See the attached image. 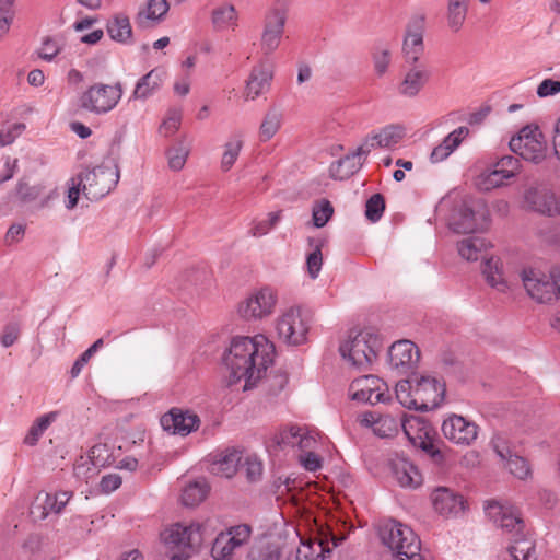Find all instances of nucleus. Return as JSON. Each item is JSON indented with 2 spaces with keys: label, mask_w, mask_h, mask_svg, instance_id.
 <instances>
[{
  "label": "nucleus",
  "mask_w": 560,
  "mask_h": 560,
  "mask_svg": "<svg viewBox=\"0 0 560 560\" xmlns=\"http://www.w3.org/2000/svg\"><path fill=\"white\" fill-rule=\"evenodd\" d=\"M209 487L206 481L189 483L183 491L182 502L185 506H196L208 495Z\"/></svg>",
  "instance_id": "41"
},
{
  "label": "nucleus",
  "mask_w": 560,
  "mask_h": 560,
  "mask_svg": "<svg viewBox=\"0 0 560 560\" xmlns=\"http://www.w3.org/2000/svg\"><path fill=\"white\" fill-rule=\"evenodd\" d=\"M509 179H511V177H505V174L494 166L492 171L481 174L478 185L485 190H490L502 186L504 182Z\"/></svg>",
  "instance_id": "49"
},
{
  "label": "nucleus",
  "mask_w": 560,
  "mask_h": 560,
  "mask_svg": "<svg viewBox=\"0 0 560 560\" xmlns=\"http://www.w3.org/2000/svg\"><path fill=\"white\" fill-rule=\"evenodd\" d=\"M245 476L248 481H258L262 474V464L257 458L247 457L244 465Z\"/></svg>",
  "instance_id": "55"
},
{
  "label": "nucleus",
  "mask_w": 560,
  "mask_h": 560,
  "mask_svg": "<svg viewBox=\"0 0 560 560\" xmlns=\"http://www.w3.org/2000/svg\"><path fill=\"white\" fill-rule=\"evenodd\" d=\"M275 345L264 335L254 338L236 336L223 357L229 370L228 386H233L244 380L243 390L256 387L266 375L269 365L273 363Z\"/></svg>",
  "instance_id": "1"
},
{
  "label": "nucleus",
  "mask_w": 560,
  "mask_h": 560,
  "mask_svg": "<svg viewBox=\"0 0 560 560\" xmlns=\"http://www.w3.org/2000/svg\"><path fill=\"white\" fill-rule=\"evenodd\" d=\"M485 510L497 526L514 537L503 560H537L535 542L524 534V521L515 509L489 502Z\"/></svg>",
  "instance_id": "2"
},
{
  "label": "nucleus",
  "mask_w": 560,
  "mask_h": 560,
  "mask_svg": "<svg viewBox=\"0 0 560 560\" xmlns=\"http://www.w3.org/2000/svg\"><path fill=\"white\" fill-rule=\"evenodd\" d=\"M71 495L72 492L69 491H59L54 494L47 493L43 508L46 513H60L70 500Z\"/></svg>",
  "instance_id": "48"
},
{
  "label": "nucleus",
  "mask_w": 560,
  "mask_h": 560,
  "mask_svg": "<svg viewBox=\"0 0 560 560\" xmlns=\"http://www.w3.org/2000/svg\"><path fill=\"white\" fill-rule=\"evenodd\" d=\"M489 211L482 200L464 201L454 211L450 226L456 233H475L488 226Z\"/></svg>",
  "instance_id": "9"
},
{
  "label": "nucleus",
  "mask_w": 560,
  "mask_h": 560,
  "mask_svg": "<svg viewBox=\"0 0 560 560\" xmlns=\"http://www.w3.org/2000/svg\"><path fill=\"white\" fill-rule=\"evenodd\" d=\"M79 186L83 195L91 201L98 200L108 195L119 180L117 165L102 164L86 170L78 175Z\"/></svg>",
  "instance_id": "6"
},
{
  "label": "nucleus",
  "mask_w": 560,
  "mask_h": 560,
  "mask_svg": "<svg viewBox=\"0 0 560 560\" xmlns=\"http://www.w3.org/2000/svg\"><path fill=\"white\" fill-rule=\"evenodd\" d=\"M423 18L415 19L406 30L402 44V54L405 61L415 66L423 55Z\"/></svg>",
  "instance_id": "22"
},
{
  "label": "nucleus",
  "mask_w": 560,
  "mask_h": 560,
  "mask_svg": "<svg viewBox=\"0 0 560 560\" xmlns=\"http://www.w3.org/2000/svg\"><path fill=\"white\" fill-rule=\"evenodd\" d=\"M470 0H447L446 20L453 32H458L465 23Z\"/></svg>",
  "instance_id": "36"
},
{
  "label": "nucleus",
  "mask_w": 560,
  "mask_h": 560,
  "mask_svg": "<svg viewBox=\"0 0 560 560\" xmlns=\"http://www.w3.org/2000/svg\"><path fill=\"white\" fill-rule=\"evenodd\" d=\"M524 200L529 209L540 214L548 217L560 214V200L549 189L529 188L525 192Z\"/></svg>",
  "instance_id": "20"
},
{
  "label": "nucleus",
  "mask_w": 560,
  "mask_h": 560,
  "mask_svg": "<svg viewBox=\"0 0 560 560\" xmlns=\"http://www.w3.org/2000/svg\"><path fill=\"white\" fill-rule=\"evenodd\" d=\"M163 72L152 69L137 82L131 98L145 100L160 89Z\"/></svg>",
  "instance_id": "34"
},
{
  "label": "nucleus",
  "mask_w": 560,
  "mask_h": 560,
  "mask_svg": "<svg viewBox=\"0 0 560 560\" xmlns=\"http://www.w3.org/2000/svg\"><path fill=\"white\" fill-rule=\"evenodd\" d=\"M180 125V112L177 109H173L168 113V117L163 121L161 125V132H164V135L171 136L173 135Z\"/></svg>",
  "instance_id": "57"
},
{
  "label": "nucleus",
  "mask_w": 560,
  "mask_h": 560,
  "mask_svg": "<svg viewBox=\"0 0 560 560\" xmlns=\"http://www.w3.org/2000/svg\"><path fill=\"white\" fill-rule=\"evenodd\" d=\"M250 533L252 529L246 524L221 532L212 544L211 556L214 560H230L234 551L248 541Z\"/></svg>",
  "instance_id": "13"
},
{
  "label": "nucleus",
  "mask_w": 560,
  "mask_h": 560,
  "mask_svg": "<svg viewBox=\"0 0 560 560\" xmlns=\"http://www.w3.org/2000/svg\"><path fill=\"white\" fill-rule=\"evenodd\" d=\"M242 147L243 142L238 137H235L225 143L221 160V168L224 172H228L234 165L240 155Z\"/></svg>",
  "instance_id": "45"
},
{
  "label": "nucleus",
  "mask_w": 560,
  "mask_h": 560,
  "mask_svg": "<svg viewBox=\"0 0 560 560\" xmlns=\"http://www.w3.org/2000/svg\"><path fill=\"white\" fill-rule=\"evenodd\" d=\"M44 187L31 185L26 178H21L12 192V196L21 203H30L42 196Z\"/></svg>",
  "instance_id": "42"
},
{
  "label": "nucleus",
  "mask_w": 560,
  "mask_h": 560,
  "mask_svg": "<svg viewBox=\"0 0 560 560\" xmlns=\"http://www.w3.org/2000/svg\"><path fill=\"white\" fill-rule=\"evenodd\" d=\"M199 529V525L184 526L182 524H174L165 529L161 534V537L164 544L171 549L191 548L201 540Z\"/></svg>",
  "instance_id": "23"
},
{
  "label": "nucleus",
  "mask_w": 560,
  "mask_h": 560,
  "mask_svg": "<svg viewBox=\"0 0 560 560\" xmlns=\"http://www.w3.org/2000/svg\"><path fill=\"white\" fill-rule=\"evenodd\" d=\"M20 336V327L18 324H8L4 327L3 334L1 336V343L3 347H11Z\"/></svg>",
  "instance_id": "59"
},
{
  "label": "nucleus",
  "mask_w": 560,
  "mask_h": 560,
  "mask_svg": "<svg viewBox=\"0 0 560 560\" xmlns=\"http://www.w3.org/2000/svg\"><path fill=\"white\" fill-rule=\"evenodd\" d=\"M369 153L361 152V145L355 151L334 161L328 168V175L334 180H346L357 174L363 166Z\"/></svg>",
  "instance_id": "24"
},
{
  "label": "nucleus",
  "mask_w": 560,
  "mask_h": 560,
  "mask_svg": "<svg viewBox=\"0 0 560 560\" xmlns=\"http://www.w3.org/2000/svg\"><path fill=\"white\" fill-rule=\"evenodd\" d=\"M444 436L458 445H470L478 436V425L458 415L448 416L442 423Z\"/></svg>",
  "instance_id": "17"
},
{
  "label": "nucleus",
  "mask_w": 560,
  "mask_h": 560,
  "mask_svg": "<svg viewBox=\"0 0 560 560\" xmlns=\"http://www.w3.org/2000/svg\"><path fill=\"white\" fill-rule=\"evenodd\" d=\"M103 453L107 454V447L105 444H96L90 451V459L94 466H105L107 463V456H103Z\"/></svg>",
  "instance_id": "61"
},
{
  "label": "nucleus",
  "mask_w": 560,
  "mask_h": 560,
  "mask_svg": "<svg viewBox=\"0 0 560 560\" xmlns=\"http://www.w3.org/2000/svg\"><path fill=\"white\" fill-rule=\"evenodd\" d=\"M284 24L285 16L278 10L267 16L261 36V48L266 55L271 54L279 46Z\"/></svg>",
  "instance_id": "28"
},
{
  "label": "nucleus",
  "mask_w": 560,
  "mask_h": 560,
  "mask_svg": "<svg viewBox=\"0 0 560 560\" xmlns=\"http://www.w3.org/2000/svg\"><path fill=\"white\" fill-rule=\"evenodd\" d=\"M60 42L56 37L46 36L44 37L42 47L38 50V57L50 62L60 52Z\"/></svg>",
  "instance_id": "51"
},
{
  "label": "nucleus",
  "mask_w": 560,
  "mask_h": 560,
  "mask_svg": "<svg viewBox=\"0 0 560 560\" xmlns=\"http://www.w3.org/2000/svg\"><path fill=\"white\" fill-rule=\"evenodd\" d=\"M272 75V70L268 66L259 65L254 67L247 80V98L255 100L260 94L268 91L270 88Z\"/></svg>",
  "instance_id": "31"
},
{
  "label": "nucleus",
  "mask_w": 560,
  "mask_h": 560,
  "mask_svg": "<svg viewBox=\"0 0 560 560\" xmlns=\"http://www.w3.org/2000/svg\"><path fill=\"white\" fill-rule=\"evenodd\" d=\"M121 486V477L117 474L103 476L100 482L101 490L110 493Z\"/></svg>",
  "instance_id": "60"
},
{
  "label": "nucleus",
  "mask_w": 560,
  "mask_h": 560,
  "mask_svg": "<svg viewBox=\"0 0 560 560\" xmlns=\"http://www.w3.org/2000/svg\"><path fill=\"white\" fill-rule=\"evenodd\" d=\"M497 453L502 459L506 460V468L518 479H526L530 475V468L525 458L517 455L506 457L502 450H497Z\"/></svg>",
  "instance_id": "44"
},
{
  "label": "nucleus",
  "mask_w": 560,
  "mask_h": 560,
  "mask_svg": "<svg viewBox=\"0 0 560 560\" xmlns=\"http://www.w3.org/2000/svg\"><path fill=\"white\" fill-rule=\"evenodd\" d=\"M383 342L378 334L371 329L350 330L339 346L343 360L361 371H368L376 360Z\"/></svg>",
  "instance_id": "3"
},
{
  "label": "nucleus",
  "mask_w": 560,
  "mask_h": 560,
  "mask_svg": "<svg viewBox=\"0 0 560 560\" xmlns=\"http://www.w3.org/2000/svg\"><path fill=\"white\" fill-rule=\"evenodd\" d=\"M381 540L398 560H424L421 541L409 527L395 520L384 522L378 529Z\"/></svg>",
  "instance_id": "4"
},
{
  "label": "nucleus",
  "mask_w": 560,
  "mask_h": 560,
  "mask_svg": "<svg viewBox=\"0 0 560 560\" xmlns=\"http://www.w3.org/2000/svg\"><path fill=\"white\" fill-rule=\"evenodd\" d=\"M334 213V206L328 199L317 200V229L325 226Z\"/></svg>",
  "instance_id": "54"
},
{
  "label": "nucleus",
  "mask_w": 560,
  "mask_h": 560,
  "mask_svg": "<svg viewBox=\"0 0 560 560\" xmlns=\"http://www.w3.org/2000/svg\"><path fill=\"white\" fill-rule=\"evenodd\" d=\"M106 30L109 37L121 44L131 43L132 28L129 18L125 14H116L107 21Z\"/></svg>",
  "instance_id": "33"
},
{
  "label": "nucleus",
  "mask_w": 560,
  "mask_h": 560,
  "mask_svg": "<svg viewBox=\"0 0 560 560\" xmlns=\"http://www.w3.org/2000/svg\"><path fill=\"white\" fill-rule=\"evenodd\" d=\"M389 365L399 373H409L418 363L420 353L417 346L410 340L394 342L388 350Z\"/></svg>",
  "instance_id": "19"
},
{
  "label": "nucleus",
  "mask_w": 560,
  "mask_h": 560,
  "mask_svg": "<svg viewBox=\"0 0 560 560\" xmlns=\"http://www.w3.org/2000/svg\"><path fill=\"white\" fill-rule=\"evenodd\" d=\"M430 79V71L423 66H413L405 74L398 86L399 94L407 97H415L423 89Z\"/></svg>",
  "instance_id": "29"
},
{
  "label": "nucleus",
  "mask_w": 560,
  "mask_h": 560,
  "mask_svg": "<svg viewBox=\"0 0 560 560\" xmlns=\"http://www.w3.org/2000/svg\"><path fill=\"white\" fill-rule=\"evenodd\" d=\"M522 281L528 295L539 303H548L555 300L553 273L546 275L537 269H524Z\"/></svg>",
  "instance_id": "14"
},
{
  "label": "nucleus",
  "mask_w": 560,
  "mask_h": 560,
  "mask_svg": "<svg viewBox=\"0 0 560 560\" xmlns=\"http://www.w3.org/2000/svg\"><path fill=\"white\" fill-rule=\"evenodd\" d=\"M341 135V125L335 120L324 121L320 127V140H338Z\"/></svg>",
  "instance_id": "56"
},
{
  "label": "nucleus",
  "mask_w": 560,
  "mask_h": 560,
  "mask_svg": "<svg viewBox=\"0 0 560 560\" xmlns=\"http://www.w3.org/2000/svg\"><path fill=\"white\" fill-rule=\"evenodd\" d=\"M92 355L85 350L73 363L70 375L72 378H75L81 373L83 366L89 362Z\"/></svg>",
  "instance_id": "64"
},
{
  "label": "nucleus",
  "mask_w": 560,
  "mask_h": 560,
  "mask_svg": "<svg viewBox=\"0 0 560 560\" xmlns=\"http://www.w3.org/2000/svg\"><path fill=\"white\" fill-rule=\"evenodd\" d=\"M413 397L417 399V410L429 411L438 408L445 396V384L432 376H412Z\"/></svg>",
  "instance_id": "12"
},
{
  "label": "nucleus",
  "mask_w": 560,
  "mask_h": 560,
  "mask_svg": "<svg viewBox=\"0 0 560 560\" xmlns=\"http://www.w3.org/2000/svg\"><path fill=\"white\" fill-rule=\"evenodd\" d=\"M413 378L400 380L395 387V395L401 406L417 410V399L413 397Z\"/></svg>",
  "instance_id": "43"
},
{
  "label": "nucleus",
  "mask_w": 560,
  "mask_h": 560,
  "mask_svg": "<svg viewBox=\"0 0 560 560\" xmlns=\"http://www.w3.org/2000/svg\"><path fill=\"white\" fill-rule=\"evenodd\" d=\"M390 49L386 45L376 46L373 51V63L377 75H383L390 63Z\"/></svg>",
  "instance_id": "50"
},
{
  "label": "nucleus",
  "mask_w": 560,
  "mask_h": 560,
  "mask_svg": "<svg viewBox=\"0 0 560 560\" xmlns=\"http://www.w3.org/2000/svg\"><path fill=\"white\" fill-rule=\"evenodd\" d=\"M385 210V198L382 194L372 195L365 203V217L371 222H377Z\"/></svg>",
  "instance_id": "47"
},
{
  "label": "nucleus",
  "mask_w": 560,
  "mask_h": 560,
  "mask_svg": "<svg viewBox=\"0 0 560 560\" xmlns=\"http://www.w3.org/2000/svg\"><path fill=\"white\" fill-rule=\"evenodd\" d=\"M393 476L400 487L416 489L422 485V475L418 467L405 455L396 454L389 459Z\"/></svg>",
  "instance_id": "21"
},
{
  "label": "nucleus",
  "mask_w": 560,
  "mask_h": 560,
  "mask_svg": "<svg viewBox=\"0 0 560 560\" xmlns=\"http://www.w3.org/2000/svg\"><path fill=\"white\" fill-rule=\"evenodd\" d=\"M277 296L270 288H262L248 296L238 306V314L245 319L262 318L272 313Z\"/></svg>",
  "instance_id": "16"
},
{
  "label": "nucleus",
  "mask_w": 560,
  "mask_h": 560,
  "mask_svg": "<svg viewBox=\"0 0 560 560\" xmlns=\"http://www.w3.org/2000/svg\"><path fill=\"white\" fill-rule=\"evenodd\" d=\"M352 400L375 405L390 399L388 385L376 375H363L353 380L349 386Z\"/></svg>",
  "instance_id": "11"
},
{
  "label": "nucleus",
  "mask_w": 560,
  "mask_h": 560,
  "mask_svg": "<svg viewBox=\"0 0 560 560\" xmlns=\"http://www.w3.org/2000/svg\"><path fill=\"white\" fill-rule=\"evenodd\" d=\"M282 122V114L276 108L271 107L265 115L260 128L259 137L261 141L270 140L279 130Z\"/></svg>",
  "instance_id": "40"
},
{
  "label": "nucleus",
  "mask_w": 560,
  "mask_h": 560,
  "mask_svg": "<svg viewBox=\"0 0 560 560\" xmlns=\"http://www.w3.org/2000/svg\"><path fill=\"white\" fill-rule=\"evenodd\" d=\"M211 21L217 31L236 26L237 13L234 5L224 4L215 8L211 14Z\"/></svg>",
  "instance_id": "39"
},
{
  "label": "nucleus",
  "mask_w": 560,
  "mask_h": 560,
  "mask_svg": "<svg viewBox=\"0 0 560 560\" xmlns=\"http://www.w3.org/2000/svg\"><path fill=\"white\" fill-rule=\"evenodd\" d=\"M560 93V81L553 79H545L537 88V95L540 98L553 96Z\"/></svg>",
  "instance_id": "58"
},
{
  "label": "nucleus",
  "mask_w": 560,
  "mask_h": 560,
  "mask_svg": "<svg viewBox=\"0 0 560 560\" xmlns=\"http://www.w3.org/2000/svg\"><path fill=\"white\" fill-rule=\"evenodd\" d=\"M57 416V411H51L37 418L28 429L24 438V443L30 446L36 445L44 432L56 420Z\"/></svg>",
  "instance_id": "37"
},
{
  "label": "nucleus",
  "mask_w": 560,
  "mask_h": 560,
  "mask_svg": "<svg viewBox=\"0 0 560 560\" xmlns=\"http://www.w3.org/2000/svg\"><path fill=\"white\" fill-rule=\"evenodd\" d=\"M312 443L310 432H303L299 425H289L276 431L267 441L266 447L270 453L283 451L288 447L298 446L300 451H305Z\"/></svg>",
  "instance_id": "15"
},
{
  "label": "nucleus",
  "mask_w": 560,
  "mask_h": 560,
  "mask_svg": "<svg viewBox=\"0 0 560 560\" xmlns=\"http://www.w3.org/2000/svg\"><path fill=\"white\" fill-rule=\"evenodd\" d=\"M322 513L323 516L327 517V512L319 506V501L317 500V546L320 547V553H317V559L320 557L322 560L326 559L328 555L331 552L334 548L339 546L341 541L346 539L345 535H338L336 534L330 524L325 521V523L322 521Z\"/></svg>",
  "instance_id": "26"
},
{
  "label": "nucleus",
  "mask_w": 560,
  "mask_h": 560,
  "mask_svg": "<svg viewBox=\"0 0 560 560\" xmlns=\"http://www.w3.org/2000/svg\"><path fill=\"white\" fill-rule=\"evenodd\" d=\"M160 423L163 430L172 434L186 436L199 428L200 419L196 413L189 410L172 408L161 417Z\"/></svg>",
  "instance_id": "18"
},
{
  "label": "nucleus",
  "mask_w": 560,
  "mask_h": 560,
  "mask_svg": "<svg viewBox=\"0 0 560 560\" xmlns=\"http://www.w3.org/2000/svg\"><path fill=\"white\" fill-rule=\"evenodd\" d=\"M241 462V454L237 451H231L222 455L218 464L226 477H232Z\"/></svg>",
  "instance_id": "52"
},
{
  "label": "nucleus",
  "mask_w": 560,
  "mask_h": 560,
  "mask_svg": "<svg viewBox=\"0 0 560 560\" xmlns=\"http://www.w3.org/2000/svg\"><path fill=\"white\" fill-rule=\"evenodd\" d=\"M170 9L166 0H148L145 8L136 15V24L140 28H151L164 20Z\"/></svg>",
  "instance_id": "30"
},
{
  "label": "nucleus",
  "mask_w": 560,
  "mask_h": 560,
  "mask_svg": "<svg viewBox=\"0 0 560 560\" xmlns=\"http://www.w3.org/2000/svg\"><path fill=\"white\" fill-rule=\"evenodd\" d=\"M188 153V148L183 141H179L170 148L166 152L170 168L173 171H180L186 163Z\"/></svg>",
  "instance_id": "46"
},
{
  "label": "nucleus",
  "mask_w": 560,
  "mask_h": 560,
  "mask_svg": "<svg viewBox=\"0 0 560 560\" xmlns=\"http://www.w3.org/2000/svg\"><path fill=\"white\" fill-rule=\"evenodd\" d=\"M482 273L487 282L499 291L506 289V282L502 277L501 264L499 258H485Z\"/></svg>",
  "instance_id": "38"
},
{
  "label": "nucleus",
  "mask_w": 560,
  "mask_h": 560,
  "mask_svg": "<svg viewBox=\"0 0 560 560\" xmlns=\"http://www.w3.org/2000/svg\"><path fill=\"white\" fill-rule=\"evenodd\" d=\"M122 85L95 83L84 91L79 97V106L96 115L107 114L113 110L122 96Z\"/></svg>",
  "instance_id": "7"
},
{
  "label": "nucleus",
  "mask_w": 560,
  "mask_h": 560,
  "mask_svg": "<svg viewBox=\"0 0 560 560\" xmlns=\"http://www.w3.org/2000/svg\"><path fill=\"white\" fill-rule=\"evenodd\" d=\"M509 147L522 159L535 164L542 162L547 153V142L536 125L523 127L516 136L511 138Z\"/></svg>",
  "instance_id": "8"
},
{
  "label": "nucleus",
  "mask_w": 560,
  "mask_h": 560,
  "mask_svg": "<svg viewBox=\"0 0 560 560\" xmlns=\"http://www.w3.org/2000/svg\"><path fill=\"white\" fill-rule=\"evenodd\" d=\"M280 558L281 553L279 550H271L269 548L258 552L250 551L247 556V560H280Z\"/></svg>",
  "instance_id": "62"
},
{
  "label": "nucleus",
  "mask_w": 560,
  "mask_h": 560,
  "mask_svg": "<svg viewBox=\"0 0 560 560\" xmlns=\"http://www.w3.org/2000/svg\"><path fill=\"white\" fill-rule=\"evenodd\" d=\"M360 423L364 427L372 428L374 434L380 438H392L396 435L399 428L402 429L405 435L411 443H416L412 430L421 431L420 421L417 417H408L405 412H400L399 418L392 415H376L369 411L361 416Z\"/></svg>",
  "instance_id": "5"
},
{
  "label": "nucleus",
  "mask_w": 560,
  "mask_h": 560,
  "mask_svg": "<svg viewBox=\"0 0 560 560\" xmlns=\"http://www.w3.org/2000/svg\"><path fill=\"white\" fill-rule=\"evenodd\" d=\"M276 330L284 343L300 346L307 339L308 319L300 306L291 307L277 320Z\"/></svg>",
  "instance_id": "10"
},
{
  "label": "nucleus",
  "mask_w": 560,
  "mask_h": 560,
  "mask_svg": "<svg viewBox=\"0 0 560 560\" xmlns=\"http://www.w3.org/2000/svg\"><path fill=\"white\" fill-rule=\"evenodd\" d=\"M494 166L498 170H501L505 174V177L513 178L518 173L521 164L517 158L513 155H504L494 164Z\"/></svg>",
  "instance_id": "53"
},
{
  "label": "nucleus",
  "mask_w": 560,
  "mask_h": 560,
  "mask_svg": "<svg viewBox=\"0 0 560 560\" xmlns=\"http://www.w3.org/2000/svg\"><path fill=\"white\" fill-rule=\"evenodd\" d=\"M431 499L434 510L444 516L457 515L465 510L463 495L448 488L435 489Z\"/></svg>",
  "instance_id": "25"
},
{
  "label": "nucleus",
  "mask_w": 560,
  "mask_h": 560,
  "mask_svg": "<svg viewBox=\"0 0 560 560\" xmlns=\"http://www.w3.org/2000/svg\"><path fill=\"white\" fill-rule=\"evenodd\" d=\"M25 234V226L22 224H12L5 233L7 244L20 242Z\"/></svg>",
  "instance_id": "63"
},
{
  "label": "nucleus",
  "mask_w": 560,
  "mask_h": 560,
  "mask_svg": "<svg viewBox=\"0 0 560 560\" xmlns=\"http://www.w3.org/2000/svg\"><path fill=\"white\" fill-rule=\"evenodd\" d=\"M405 136V129L400 126L389 125L380 132L368 136L361 144V152L370 153L375 148L390 149L398 144Z\"/></svg>",
  "instance_id": "27"
},
{
  "label": "nucleus",
  "mask_w": 560,
  "mask_h": 560,
  "mask_svg": "<svg viewBox=\"0 0 560 560\" xmlns=\"http://www.w3.org/2000/svg\"><path fill=\"white\" fill-rule=\"evenodd\" d=\"M469 129L465 126H460L457 129L448 133L443 141L436 145L431 152L430 160L432 163H439L444 161L451 153L462 143V141L468 136Z\"/></svg>",
  "instance_id": "32"
},
{
  "label": "nucleus",
  "mask_w": 560,
  "mask_h": 560,
  "mask_svg": "<svg viewBox=\"0 0 560 560\" xmlns=\"http://www.w3.org/2000/svg\"><path fill=\"white\" fill-rule=\"evenodd\" d=\"M487 246L488 244L482 237L469 236L458 242V253L464 259L476 261L479 258H486L483 252Z\"/></svg>",
  "instance_id": "35"
}]
</instances>
